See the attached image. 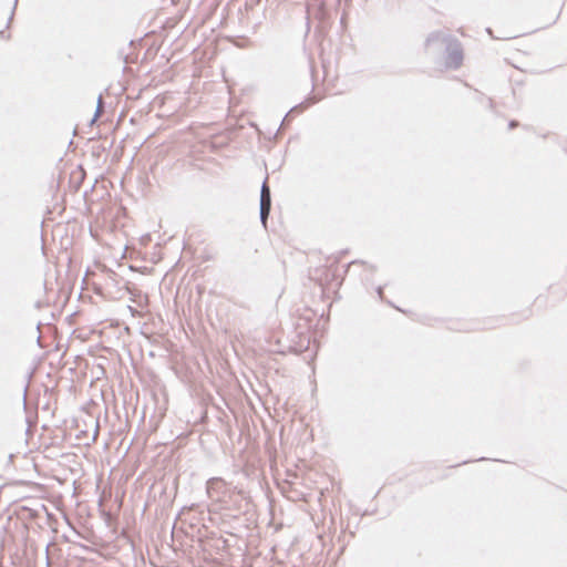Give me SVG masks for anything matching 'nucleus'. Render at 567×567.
Here are the masks:
<instances>
[{"instance_id":"nucleus-1","label":"nucleus","mask_w":567,"mask_h":567,"mask_svg":"<svg viewBox=\"0 0 567 567\" xmlns=\"http://www.w3.org/2000/svg\"><path fill=\"white\" fill-rule=\"evenodd\" d=\"M435 43H446L445 64L449 68L457 69L463 61V51L461 44L456 40L446 38L441 32H433L426 39V48H431Z\"/></svg>"},{"instance_id":"nucleus-2","label":"nucleus","mask_w":567,"mask_h":567,"mask_svg":"<svg viewBox=\"0 0 567 567\" xmlns=\"http://www.w3.org/2000/svg\"><path fill=\"white\" fill-rule=\"evenodd\" d=\"M207 494L217 502L224 501L228 495L226 482L220 477H212L207 481Z\"/></svg>"},{"instance_id":"nucleus-3","label":"nucleus","mask_w":567,"mask_h":567,"mask_svg":"<svg viewBox=\"0 0 567 567\" xmlns=\"http://www.w3.org/2000/svg\"><path fill=\"white\" fill-rule=\"evenodd\" d=\"M268 178H266L260 188V203L259 205L271 206V193L270 187L267 183Z\"/></svg>"},{"instance_id":"nucleus-4","label":"nucleus","mask_w":567,"mask_h":567,"mask_svg":"<svg viewBox=\"0 0 567 567\" xmlns=\"http://www.w3.org/2000/svg\"><path fill=\"white\" fill-rule=\"evenodd\" d=\"M271 206L259 205L260 221L265 228H267V220L270 214Z\"/></svg>"},{"instance_id":"nucleus-5","label":"nucleus","mask_w":567,"mask_h":567,"mask_svg":"<svg viewBox=\"0 0 567 567\" xmlns=\"http://www.w3.org/2000/svg\"><path fill=\"white\" fill-rule=\"evenodd\" d=\"M102 112H103V99H102V95H99L97 105H96L95 114L92 118V123L96 121V118L101 115Z\"/></svg>"},{"instance_id":"nucleus-6","label":"nucleus","mask_w":567,"mask_h":567,"mask_svg":"<svg viewBox=\"0 0 567 567\" xmlns=\"http://www.w3.org/2000/svg\"><path fill=\"white\" fill-rule=\"evenodd\" d=\"M515 126H517V122L516 121H511L509 122V128H513Z\"/></svg>"},{"instance_id":"nucleus-7","label":"nucleus","mask_w":567,"mask_h":567,"mask_svg":"<svg viewBox=\"0 0 567 567\" xmlns=\"http://www.w3.org/2000/svg\"><path fill=\"white\" fill-rule=\"evenodd\" d=\"M377 291H378L379 297L382 298V292H383L382 287H378Z\"/></svg>"},{"instance_id":"nucleus-8","label":"nucleus","mask_w":567,"mask_h":567,"mask_svg":"<svg viewBox=\"0 0 567 567\" xmlns=\"http://www.w3.org/2000/svg\"><path fill=\"white\" fill-rule=\"evenodd\" d=\"M13 13H14V10L12 9V11H11V16H10V18H9V21H7V24H10V21H11V20H12V18H13Z\"/></svg>"},{"instance_id":"nucleus-9","label":"nucleus","mask_w":567,"mask_h":567,"mask_svg":"<svg viewBox=\"0 0 567 567\" xmlns=\"http://www.w3.org/2000/svg\"><path fill=\"white\" fill-rule=\"evenodd\" d=\"M17 3H18V0H14V6H13V10L16 9V7H17Z\"/></svg>"}]
</instances>
